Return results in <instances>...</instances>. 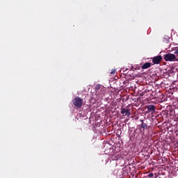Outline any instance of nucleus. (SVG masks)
I'll list each match as a JSON object with an SVG mask.
<instances>
[{
  "label": "nucleus",
  "instance_id": "obj_3",
  "mask_svg": "<svg viewBox=\"0 0 178 178\" xmlns=\"http://www.w3.org/2000/svg\"><path fill=\"white\" fill-rule=\"evenodd\" d=\"M152 59V63L154 65H159L162 61V56H154Z\"/></svg>",
  "mask_w": 178,
  "mask_h": 178
},
{
  "label": "nucleus",
  "instance_id": "obj_8",
  "mask_svg": "<svg viewBox=\"0 0 178 178\" xmlns=\"http://www.w3.org/2000/svg\"><path fill=\"white\" fill-rule=\"evenodd\" d=\"M103 88H104L103 86H102L101 84H97L95 87V93H97V91H99V90H102Z\"/></svg>",
  "mask_w": 178,
  "mask_h": 178
},
{
  "label": "nucleus",
  "instance_id": "obj_6",
  "mask_svg": "<svg viewBox=\"0 0 178 178\" xmlns=\"http://www.w3.org/2000/svg\"><path fill=\"white\" fill-rule=\"evenodd\" d=\"M147 109L149 113H155V106L148 105L147 106Z\"/></svg>",
  "mask_w": 178,
  "mask_h": 178
},
{
  "label": "nucleus",
  "instance_id": "obj_2",
  "mask_svg": "<svg viewBox=\"0 0 178 178\" xmlns=\"http://www.w3.org/2000/svg\"><path fill=\"white\" fill-rule=\"evenodd\" d=\"M72 104L74 106H75L76 108H78V109H80L83 106V99L79 97H76L72 100Z\"/></svg>",
  "mask_w": 178,
  "mask_h": 178
},
{
  "label": "nucleus",
  "instance_id": "obj_5",
  "mask_svg": "<svg viewBox=\"0 0 178 178\" xmlns=\"http://www.w3.org/2000/svg\"><path fill=\"white\" fill-rule=\"evenodd\" d=\"M105 95V88H103L102 90H99V91H97L95 93V95H97V98H102V95Z\"/></svg>",
  "mask_w": 178,
  "mask_h": 178
},
{
  "label": "nucleus",
  "instance_id": "obj_12",
  "mask_svg": "<svg viewBox=\"0 0 178 178\" xmlns=\"http://www.w3.org/2000/svg\"><path fill=\"white\" fill-rule=\"evenodd\" d=\"M147 177H154V173L151 172L147 175Z\"/></svg>",
  "mask_w": 178,
  "mask_h": 178
},
{
  "label": "nucleus",
  "instance_id": "obj_10",
  "mask_svg": "<svg viewBox=\"0 0 178 178\" xmlns=\"http://www.w3.org/2000/svg\"><path fill=\"white\" fill-rule=\"evenodd\" d=\"M174 55H178V47L173 49Z\"/></svg>",
  "mask_w": 178,
  "mask_h": 178
},
{
  "label": "nucleus",
  "instance_id": "obj_1",
  "mask_svg": "<svg viewBox=\"0 0 178 178\" xmlns=\"http://www.w3.org/2000/svg\"><path fill=\"white\" fill-rule=\"evenodd\" d=\"M164 60L165 62H177L178 60L176 58V55L174 54L168 53L163 56Z\"/></svg>",
  "mask_w": 178,
  "mask_h": 178
},
{
  "label": "nucleus",
  "instance_id": "obj_9",
  "mask_svg": "<svg viewBox=\"0 0 178 178\" xmlns=\"http://www.w3.org/2000/svg\"><path fill=\"white\" fill-rule=\"evenodd\" d=\"M151 63H145L143 65L142 69H148L149 67H151Z\"/></svg>",
  "mask_w": 178,
  "mask_h": 178
},
{
  "label": "nucleus",
  "instance_id": "obj_4",
  "mask_svg": "<svg viewBox=\"0 0 178 178\" xmlns=\"http://www.w3.org/2000/svg\"><path fill=\"white\" fill-rule=\"evenodd\" d=\"M121 113L124 116H127V118H130V115H131V113L130 112V109L129 108H122L121 110Z\"/></svg>",
  "mask_w": 178,
  "mask_h": 178
},
{
  "label": "nucleus",
  "instance_id": "obj_11",
  "mask_svg": "<svg viewBox=\"0 0 178 178\" xmlns=\"http://www.w3.org/2000/svg\"><path fill=\"white\" fill-rule=\"evenodd\" d=\"M110 73L112 76H115V74L116 73V70L115 69L111 70V72Z\"/></svg>",
  "mask_w": 178,
  "mask_h": 178
},
{
  "label": "nucleus",
  "instance_id": "obj_7",
  "mask_svg": "<svg viewBox=\"0 0 178 178\" xmlns=\"http://www.w3.org/2000/svg\"><path fill=\"white\" fill-rule=\"evenodd\" d=\"M141 122V125L140 127L144 130H148V124H147V123H145L144 120H140Z\"/></svg>",
  "mask_w": 178,
  "mask_h": 178
}]
</instances>
